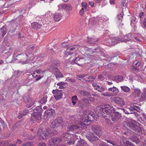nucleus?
I'll return each instance as SVG.
<instances>
[{"mask_svg":"<svg viewBox=\"0 0 146 146\" xmlns=\"http://www.w3.org/2000/svg\"><path fill=\"white\" fill-rule=\"evenodd\" d=\"M80 46L81 47L83 48L82 49H80V48L79 49V50H80L81 51H83L84 50H90L89 48L88 47L86 46Z\"/></svg>","mask_w":146,"mask_h":146,"instance_id":"c03bdc74","label":"nucleus"},{"mask_svg":"<svg viewBox=\"0 0 146 146\" xmlns=\"http://www.w3.org/2000/svg\"><path fill=\"white\" fill-rule=\"evenodd\" d=\"M90 99L88 98H84L82 100L83 103L85 105H87L89 103V101Z\"/></svg>","mask_w":146,"mask_h":146,"instance_id":"4c0bfd02","label":"nucleus"},{"mask_svg":"<svg viewBox=\"0 0 146 146\" xmlns=\"http://www.w3.org/2000/svg\"><path fill=\"white\" fill-rule=\"evenodd\" d=\"M45 72L44 71H42L41 69H39L35 70L31 72L33 77L34 78H36V80L38 81L41 79L43 77V75L41 76V74H43Z\"/></svg>","mask_w":146,"mask_h":146,"instance_id":"39448f33","label":"nucleus"},{"mask_svg":"<svg viewBox=\"0 0 146 146\" xmlns=\"http://www.w3.org/2000/svg\"><path fill=\"white\" fill-rule=\"evenodd\" d=\"M107 84L109 85H111L112 84V83L111 82H108Z\"/></svg>","mask_w":146,"mask_h":146,"instance_id":"774afa93","label":"nucleus"},{"mask_svg":"<svg viewBox=\"0 0 146 146\" xmlns=\"http://www.w3.org/2000/svg\"><path fill=\"white\" fill-rule=\"evenodd\" d=\"M81 6L84 9L88 11V7L87 5V4L86 2H82L81 3Z\"/></svg>","mask_w":146,"mask_h":146,"instance_id":"72a5a7b5","label":"nucleus"},{"mask_svg":"<svg viewBox=\"0 0 146 146\" xmlns=\"http://www.w3.org/2000/svg\"><path fill=\"white\" fill-rule=\"evenodd\" d=\"M32 27L34 29H38L40 28L42 25L38 23L35 22L32 23Z\"/></svg>","mask_w":146,"mask_h":146,"instance_id":"a211bd4d","label":"nucleus"},{"mask_svg":"<svg viewBox=\"0 0 146 146\" xmlns=\"http://www.w3.org/2000/svg\"><path fill=\"white\" fill-rule=\"evenodd\" d=\"M79 14L81 15H83L84 14V8H82L79 11Z\"/></svg>","mask_w":146,"mask_h":146,"instance_id":"de8ad7c7","label":"nucleus"},{"mask_svg":"<svg viewBox=\"0 0 146 146\" xmlns=\"http://www.w3.org/2000/svg\"><path fill=\"white\" fill-rule=\"evenodd\" d=\"M140 64V62L138 60L135 61L133 64V70H136L137 69V67L139 66Z\"/></svg>","mask_w":146,"mask_h":146,"instance_id":"4be33fe9","label":"nucleus"},{"mask_svg":"<svg viewBox=\"0 0 146 146\" xmlns=\"http://www.w3.org/2000/svg\"><path fill=\"white\" fill-rule=\"evenodd\" d=\"M75 141L74 140H72L71 141H69L67 142V143L69 145L74 144Z\"/></svg>","mask_w":146,"mask_h":146,"instance_id":"3c124183","label":"nucleus"},{"mask_svg":"<svg viewBox=\"0 0 146 146\" xmlns=\"http://www.w3.org/2000/svg\"><path fill=\"white\" fill-rule=\"evenodd\" d=\"M21 141L19 139H18L17 140V142H16V143L17 144H21Z\"/></svg>","mask_w":146,"mask_h":146,"instance_id":"69168bd1","label":"nucleus"},{"mask_svg":"<svg viewBox=\"0 0 146 146\" xmlns=\"http://www.w3.org/2000/svg\"><path fill=\"white\" fill-rule=\"evenodd\" d=\"M86 76V75L85 74H80L77 76V77L78 78H80L84 77Z\"/></svg>","mask_w":146,"mask_h":146,"instance_id":"8fccbe9b","label":"nucleus"},{"mask_svg":"<svg viewBox=\"0 0 146 146\" xmlns=\"http://www.w3.org/2000/svg\"><path fill=\"white\" fill-rule=\"evenodd\" d=\"M121 110H123L124 112L127 114H131L132 113V112H129L127 111L126 110L124 109H122Z\"/></svg>","mask_w":146,"mask_h":146,"instance_id":"49530a36","label":"nucleus"},{"mask_svg":"<svg viewBox=\"0 0 146 146\" xmlns=\"http://www.w3.org/2000/svg\"><path fill=\"white\" fill-rule=\"evenodd\" d=\"M0 32H1L2 35L3 36H4L7 32V30L5 27H3L0 29Z\"/></svg>","mask_w":146,"mask_h":146,"instance_id":"cd10ccee","label":"nucleus"},{"mask_svg":"<svg viewBox=\"0 0 146 146\" xmlns=\"http://www.w3.org/2000/svg\"><path fill=\"white\" fill-rule=\"evenodd\" d=\"M114 109L113 106L109 104H106L103 109V111L111 117L113 121L118 119L120 117L119 114L117 112L113 111Z\"/></svg>","mask_w":146,"mask_h":146,"instance_id":"f03ea898","label":"nucleus"},{"mask_svg":"<svg viewBox=\"0 0 146 146\" xmlns=\"http://www.w3.org/2000/svg\"><path fill=\"white\" fill-rule=\"evenodd\" d=\"M80 48L81 49H82L83 48H81L80 46L78 45H75L71 47H69L67 48L65 52V54L68 55H70L75 52L76 49L79 50Z\"/></svg>","mask_w":146,"mask_h":146,"instance_id":"6e6552de","label":"nucleus"},{"mask_svg":"<svg viewBox=\"0 0 146 146\" xmlns=\"http://www.w3.org/2000/svg\"><path fill=\"white\" fill-rule=\"evenodd\" d=\"M78 99L77 97L76 96H73L72 98V103L74 105H75L76 103V102L77 101Z\"/></svg>","mask_w":146,"mask_h":146,"instance_id":"c9c22d12","label":"nucleus"},{"mask_svg":"<svg viewBox=\"0 0 146 146\" xmlns=\"http://www.w3.org/2000/svg\"><path fill=\"white\" fill-rule=\"evenodd\" d=\"M62 18V15L59 13H56L54 15V18L55 21H58L60 20Z\"/></svg>","mask_w":146,"mask_h":146,"instance_id":"aec40b11","label":"nucleus"},{"mask_svg":"<svg viewBox=\"0 0 146 146\" xmlns=\"http://www.w3.org/2000/svg\"><path fill=\"white\" fill-rule=\"evenodd\" d=\"M21 56V58H22V59H21V60L27 59H28V55L26 54H22Z\"/></svg>","mask_w":146,"mask_h":146,"instance_id":"a19ab883","label":"nucleus"},{"mask_svg":"<svg viewBox=\"0 0 146 146\" xmlns=\"http://www.w3.org/2000/svg\"><path fill=\"white\" fill-rule=\"evenodd\" d=\"M103 76L102 75L100 74L98 76V79H99V80H101L103 78Z\"/></svg>","mask_w":146,"mask_h":146,"instance_id":"5fc2aeb1","label":"nucleus"},{"mask_svg":"<svg viewBox=\"0 0 146 146\" xmlns=\"http://www.w3.org/2000/svg\"><path fill=\"white\" fill-rule=\"evenodd\" d=\"M83 114L84 115L85 118L82 119V121H81L79 125H71L68 128L70 131H73L76 129L79 128L80 125L84 126L87 125L84 123H88L90 121L91 122L94 119V113L90 111L85 110L83 111Z\"/></svg>","mask_w":146,"mask_h":146,"instance_id":"f257e3e1","label":"nucleus"},{"mask_svg":"<svg viewBox=\"0 0 146 146\" xmlns=\"http://www.w3.org/2000/svg\"><path fill=\"white\" fill-rule=\"evenodd\" d=\"M136 110L137 111H139V110H140V107L139 106H136Z\"/></svg>","mask_w":146,"mask_h":146,"instance_id":"680f3d73","label":"nucleus"},{"mask_svg":"<svg viewBox=\"0 0 146 146\" xmlns=\"http://www.w3.org/2000/svg\"><path fill=\"white\" fill-rule=\"evenodd\" d=\"M102 94L103 96L107 97L112 96L113 95L112 93L108 92H105V93H102Z\"/></svg>","mask_w":146,"mask_h":146,"instance_id":"ea45409f","label":"nucleus"},{"mask_svg":"<svg viewBox=\"0 0 146 146\" xmlns=\"http://www.w3.org/2000/svg\"><path fill=\"white\" fill-rule=\"evenodd\" d=\"M123 13H121L120 14L117 16L118 22L119 23H120L121 22L123 16Z\"/></svg>","mask_w":146,"mask_h":146,"instance_id":"2f4dec72","label":"nucleus"},{"mask_svg":"<svg viewBox=\"0 0 146 146\" xmlns=\"http://www.w3.org/2000/svg\"><path fill=\"white\" fill-rule=\"evenodd\" d=\"M95 90H98L100 92H102L105 90V89L102 86H98L97 87L95 88Z\"/></svg>","mask_w":146,"mask_h":146,"instance_id":"f704fd0d","label":"nucleus"},{"mask_svg":"<svg viewBox=\"0 0 146 146\" xmlns=\"http://www.w3.org/2000/svg\"><path fill=\"white\" fill-rule=\"evenodd\" d=\"M21 146H33L32 142H27L23 144Z\"/></svg>","mask_w":146,"mask_h":146,"instance_id":"79ce46f5","label":"nucleus"},{"mask_svg":"<svg viewBox=\"0 0 146 146\" xmlns=\"http://www.w3.org/2000/svg\"><path fill=\"white\" fill-rule=\"evenodd\" d=\"M110 3L111 5H113L114 4V0H110Z\"/></svg>","mask_w":146,"mask_h":146,"instance_id":"e2e57ef3","label":"nucleus"},{"mask_svg":"<svg viewBox=\"0 0 146 146\" xmlns=\"http://www.w3.org/2000/svg\"><path fill=\"white\" fill-rule=\"evenodd\" d=\"M89 4L91 7H93L94 6V3L93 2H90Z\"/></svg>","mask_w":146,"mask_h":146,"instance_id":"0e129e2a","label":"nucleus"},{"mask_svg":"<svg viewBox=\"0 0 146 146\" xmlns=\"http://www.w3.org/2000/svg\"><path fill=\"white\" fill-rule=\"evenodd\" d=\"M130 139L132 141L135 142L136 144L139 143V139L136 137L133 136L131 137Z\"/></svg>","mask_w":146,"mask_h":146,"instance_id":"c85d7f7f","label":"nucleus"},{"mask_svg":"<svg viewBox=\"0 0 146 146\" xmlns=\"http://www.w3.org/2000/svg\"><path fill=\"white\" fill-rule=\"evenodd\" d=\"M42 130L43 129L40 128L39 129L37 133L38 135L41 139L46 138L49 136V133L48 132L43 133Z\"/></svg>","mask_w":146,"mask_h":146,"instance_id":"9b49d317","label":"nucleus"},{"mask_svg":"<svg viewBox=\"0 0 146 146\" xmlns=\"http://www.w3.org/2000/svg\"><path fill=\"white\" fill-rule=\"evenodd\" d=\"M52 93L54 94V97L56 100H59L62 97V92L61 90H55L52 91Z\"/></svg>","mask_w":146,"mask_h":146,"instance_id":"f8f14e48","label":"nucleus"},{"mask_svg":"<svg viewBox=\"0 0 146 146\" xmlns=\"http://www.w3.org/2000/svg\"><path fill=\"white\" fill-rule=\"evenodd\" d=\"M54 71L56 73L55 76L57 79L63 77L62 74L60 72V70L57 68H55L54 69Z\"/></svg>","mask_w":146,"mask_h":146,"instance_id":"f3484780","label":"nucleus"},{"mask_svg":"<svg viewBox=\"0 0 146 146\" xmlns=\"http://www.w3.org/2000/svg\"><path fill=\"white\" fill-rule=\"evenodd\" d=\"M80 93L81 95H83L85 96H88L90 95V93L89 92L84 90L80 91Z\"/></svg>","mask_w":146,"mask_h":146,"instance_id":"c756f323","label":"nucleus"},{"mask_svg":"<svg viewBox=\"0 0 146 146\" xmlns=\"http://www.w3.org/2000/svg\"><path fill=\"white\" fill-rule=\"evenodd\" d=\"M70 135V134L68 132L64 133L62 134V136L64 137L67 138L69 137Z\"/></svg>","mask_w":146,"mask_h":146,"instance_id":"a18cd8bd","label":"nucleus"},{"mask_svg":"<svg viewBox=\"0 0 146 146\" xmlns=\"http://www.w3.org/2000/svg\"><path fill=\"white\" fill-rule=\"evenodd\" d=\"M136 105H133V106L130 107V109L132 110V112H134V111L136 110Z\"/></svg>","mask_w":146,"mask_h":146,"instance_id":"09e8293b","label":"nucleus"},{"mask_svg":"<svg viewBox=\"0 0 146 146\" xmlns=\"http://www.w3.org/2000/svg\"><path fill=\"white\" fill-rule=\"evenodd\" d=\"M38 146H46V145L44 143H39Z\"/></svg>","mask_w":146,"mask_h":146,"instance_id":"4d7b16f0","label":"nucleus"},{"mask_svg":"<svg viewBox=\"0 0 146 146\" xmlns=\"http://www.w3.org/2000/svg\"><path fill=\"white\" fill-rule=\"evenodd\" d=\"M64 122L63 118L62 117H59L56 118L52 122L50 126L51 127L53 128L57 127L60 125L62 124Z\"/></svg>","mask_w":146,"mask_h":146,"instance_id":"423d86ee","label":"nucleus"},{"mask_svg":"<svg viewBox=\"0 0 146 146\" xmlns=\"http://www.w3.org/2000/svg\"><path fill=\"white\" fill-rule=\"evenodd\" d=\"M131 34L129 33L126 35L124 37V40H122L120 38H117L115 37H112L109 39L107 42V45L109 46H113L117 43H119L120 42H127L131 41L132 37Z\"/></svg>","mask_w":146,"mask_h":146,"instance_id":"7ed1b4c3","label":"nucleus"},{"mask_svg":"<svg viewBox=\"0 0 146 146\" xmlns=\"http://www.w3.org/2000/svg\"><path fill=\"white\" fill-rule=\"evenodd\" d=\"M140 100L142 101H145L146 100V88L144 89L143 92L142 93Z\"/></svg>","mask_w":146,"mask_h":146,"instance_id":"393cba45","label":"nucleus"},{"mask_svg":"<svg viewBox=\"0 0 146 146\" xmlns=\"http://www.w3.org/2000/svg\"><path fill=\"white\" fill-rule=\"evenodd\" d=\"M135 131L137 133H136V134H139L138 133L140 134L142 133L141 128L139 126L135 128Z\"/></svg>","mask_w":146,"mask_h":146,"instance_id":"58836bf2","label":"nucleus"},{"mask_svg":"<svg viewBox=\"0 0 146 146\" xmlns=\"http://www.w3.org/2000/svg\"><path fill=\"white\" fill-rule=\"evenodd\" d=\"M108 90L110 92H113L112 93L113 94L112 96L116 95L119 92L118 89L114 86L111 88H108Z\"/></svg>","mask_w":146,"mask_h":146,"instance_id":"dca6fc26","label":"nucleus"},{"mask_svg":"<svg viewBox=\"0 0 146 146\" xmlns=\"http://www.w3.org/2000/svg\"><path fill=\"white\" fill-rule=\"evenodd\" d=\"M144 13L143 12L141 13L139 15L140 18H141L144 15Z\"/></svg>","mask_w":146,"mask_h":146,"instance_id":"13d9d810","label":"nucleus"},{"mask_svg":"<svg viewBox=\"0 0 146 146\" xmlns=\"http://www.w3.org/2000/svg\"><path fill=\"white\" fill-rule=\"evenodd\" d=\"M143 28H146V17L144 19L143 21V23L141 25Z\"/></svg>","mask_w":146,"mask_h":146,"instance_id":"37998d69","label":"nucleus"},{"mask_svg":"<svg viewBox=\"0 0 146 146\" xmlns=\"http://www.w3.org/2000/svg\"><path fill=\"white\" fill-rule=\"evenodd\" d=\"M54 113V111L53 109H51L46 110L45 112V114L49 116L53 115Z\"/></svg>","mask_w":146,"mask_h":146,"instance_id":"412c9836","label":"nucleus"},{"mask_svg":"<svg viewBox=\"0 0 146 146\" xmlns=\"http://www.w3.org/2000/svg\"><path fill=\"white\" fill-rule=\"evenodd\" d=\"M58 7L60 8H62L64 9L67 11H70L72 9L71 6L70 5L67 4L63 5L60 4L58 5Z\"/></svg>","mask_w":146,"mask_h":146,"instance_id":"2eb2a0df","label":"nucleus"},{"mask_svg":"<svg viewBox=\"0 0 146 146\" xmlns=\"http://www.w3.org/2000/svg\"><path fill=\"white\" fill-rule=\"evenodd\" d=\"M87 78L88 79H94L96 78V77H95V76L93 77L92 76H89Z\"/></svg>","mask_w":146,"mask_h":146,"instance_id":"052dcab7","label":"nucleus"},{"mask_svg":"<svg viewBox=\"0 0 146 146\" xmlns=\"http://www.w3.org/2000/svg\"><path fill=\"white\" fill-rule=\"evenodd\" d=\"M111 100L119 106H122L125 104V102L122 98L115 97L112 98Z\"/></svg>","mask_w":146,"mask_h":146,"instance_id":"1a4fd4ad","label":"nucleus"},{"mask_svg":"<svg viewBox=\"0 0 146 146\" xmlns=\"http://www.w3.org/2000/svg\"><path fill=\"white\" fill-rule=\"evenodd\" d=\"M135 40H136V41H138L139 42L141 41V40H140L139 39L135 37Z\"/></svg>","mask_w":146,"mask_h":146,"instance_id":"338daca9","label":"nucleus"},{"mask_svg":"<svg viewBox=\"0 0 146 146\" xmlns=\"http://www.w3.org/2000/svg\"><path fill=\"white\" fill-rule=\"evenodd\" d=\"M62 141V139L59 138H52L49 140L48 144L49 146H54Z\"/></svg>","mask_w":146,"mask_h":146,"instance_id":"9d476101","label":"nucleus"},{"mask_svg":"<svg viewBox=\"0 0 146 146\" xmlns=\"http://www.w3.org/2000/svg\"><path fill=\"white\" fill-rule=\"evenodd\" d=\"M66 84L64 82H60L57 84V85L59 86H62Z\"/></svg>","mask_w":146,"mask_h":146,"instance_id":"603ef678","label":"nucleus"},{"mask_svg":"<svg viewBox=\"0 0 146 146\" xmlns=\"http://www.w3.org/2000/svg\"><path fill=\"white\" fill-rule=\"evenodd\" d=\"M96 2L98 3L101 4L102 6H105L107 4L106 0H95Z\"/></svg>","mask_w":146,"mask_h":146,"instance_id":"a878e982","label":"nucleus"},{"mask_svg":"<svg viewBox=\"0 0 146 146\" xmlns=\"http://www.w3.org/2000/svg\"><path fill=\"white\" fill-rule=\"evenodd\" d=\"M98 138L97 136H95L94 134H92L89 137L88 140L91 142H92L94 141L97 140Z\"/></svg>","mask_w":146,"mask_h":146,"instance_id":"5701e85b","label":"nucleus"},{"mask_svg":"<svg viewBox=\"0 0 146 146\" xmlns=\"http://www.w3.org/2000/svg\"><path fill=\"white\" fill-rule=\"evenodd\" d=\"M121 88L122 90L125 92H129L130 91V89L127 86H121Z\"/></svg>","mask_w":146,"mask_h":146,"instance_id":"bb28decb","label":"nucleus"},{"mask_svg":"<svg viewBox=\"0 0 146 146\" xmlns=\"http://www.w3.org/2000/svg\"><path fill=\"white\" fill-rule=\"evenodd\" d=\"M1 49L5 52V56L8 57L11 55L13 52V49L10 44L7 40H4L1 45Z\"/></svg>","mask_w":146,"mask_h":146,"instance_id":"20e7f679","label":"nucleus"},{"mask_svg":"<svg viewBox=\"0 0 146 146\" xmlns=\"http://www.w3.org/2000/svg\"><path fill=\"white\" fill-rule=\"evenodd\" d=\"M74 62L78 65L82 66L85 64V59L79 58H76L74 60Z\"/></svg>","mask_w":146,"mask_h":146,"instance_id":"4468645a","label":"nucleus"},{"mask_svg":"<svg viewBox=\"0 0 146 146\" xmlns=\"http://www.w3.org/2000/svg\"><path fill=\"white\" fill-rule=\"evenodd\" d=\"M40 108H41L40 106L36 107V109H35L36 111H38V112H34L32 114L31 118L33 121L36 120H40L41 119V113L40 112L38 111L39 110V109H40Z\"/></svg>","mask_w":146,"mask_h":146,"instance_id":"0eeeda50","label":"nucleus"},{"mask_svg":"<svg viewBox=\"0 0 146 146\" xmlns=\"http://www.w3.org/2000/svg\"><path fill=\"white\" fill-rule=\"evenodd\" d=\"M92 85L94 87L95 89V88L97 87L98 86H99L97 84L95 83H94L93 84H92Z\"/></svg>","mask_w":146,"mask_h":146,"instance_id":"bf43d9fd","label":"nucleus"},{"mask_svg":"<svg viewBox=\"0 0 146 146\" xmlns=\"http://www.w3.org/2000/svg\"><path fill=\"white\" fill-rule=\"evenodd\" d=\"M92 131H93L94 133L96 134V135L98 136L99 137L100 136L101 129L99 126L94 125L92 126Z\"/></svg>","mask_w":146,"mask_h":146,"instance_id":"ddd939ff","label":"nucleus"},{"mask_svg":"<svg viewBox=\"0 0 146 146\" xmlns=\"http://www.w3.org/2000/svg\"><path fill=\"white\" fill-rule=\"evenodd\" d=\"M19 62H21L23 64H26L27 63L28 61L27 60L25 61H20Z\"/></svg>","mask_w":146,"mask_h":146,"instance_id":"6e6d98bb","label":"nucleus"},{"mask_svg":"<svg viewBox=\"0 0 146 146\" xmlns=\"http://www.w3.org/2000/svg\"><path fill=\"white\" fill-rule=\"evenodd\" d=\"M141 90L138 88L134 89L133 91L132 92V94L136 96H138L141 94Z\"/></svg>","mask_w":146,"mask_h":146,"instance_id":"6ab92c4d","label":"nucleus"},{"mask_svg":"<svg viewBox=\"0 0 146 146\" xmlns=\"http://www.w3.org/2000/svg\"><path fill=\"white\" fill-rule=\"evenodd\" d=\"M67 45V43L65 42H63L62 45V46L64 47H66Z\"/></svg>","mask_w":146,"mask_h":146,"instance_id":"864d4df0","label":"nucleus"},{"mask_svg":"<svg viewBox=\"0 0 146 146\" xmlns=\"http://www.w3.org/2000/svg\"><path fill=\"white\" fill-rule=\"evenodd\" d=\"M97 41V38H89L88 40V42L90 44H93L95 43V42Z\"/></svg>","mask_w":146,"mask_h":146,"instance_id":"7c9ffc66","label":"nucleus"},{"mask_svg":"<svg viewBox=\"0 0 146 146\" xmlns=\"http://www.w3.org/2000/svg\"><path fill=\"white\" fill-rule=\"evenodd\" d=\"M86 143L84 140L78 141L77 144V146H86Z\"/></svg>","mask_w":146,"mask_h":146,"instance_id":"b1692460","label":"nucleus"},{"mask_svg":"<svg viewBox=\"0 0 146 146\" xmlns=\"http://www.w3.org/2000/svg\"><path fill=\"white\" fill-rule=\"evenodd\" d=\"M47 97L46 96H44L41 99L40 102L42 104L46 103L47 101Z\"/></svg>","mask_w":146,"mask_h":146,"instance_id":"e433bc0d","label":"nucleus"},{"mask_svg":"<svg viewBox=\"0 0 146 146\" xmlns=\"http://www.w3.org/2000/svg\"><path fill=\"white\" fill-rule=\"evenodd\" d=\"M28 112L29 111L27 110L24 111L22 113L20 114L18 116L19 118L20 119L22 118L23 116L26 115Z\"/></svg>","mask_w":146,"mask_h":146,"instance_id":"473e14b6","label":"nucleus"}]
</instances>
